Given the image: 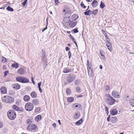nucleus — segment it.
<instances>
[{"instance_id": "obj_22", "label": "nucleus", "mask_w": 134, "mask_h": 134, "mask_svg": "<svg viewBox=\"0 0 134 134\" xmlns=\"http://www.w3.org/2000/svg\"><path fill=\"white\" fill-rule=\"evenodd\" d=\"M71 69H69L67 68H64L63 72L65 73H66L68 72H71Z\"/></svg>"}, {"instance_id": "obj_23", "label": "nucleus", "mask_w": 134, "mask_h": 134, "mask_svg": "<svg viewBox=\"0 0 134 134\" xmlns=\"http://www.w3.org/2000/svg\"><path fill=\"white\" fill-rule=\"evenodd\" d=\"M110 120L112 122L114 123L115 122L117 121V119L116 117L113 116L111 118Z\"/></svg>"}, {"instance_id": "obj_64", "label": "nucleus", "mask_w": 134, "mask_h": 134, "mask_svg": "<svg viewBox=\"0 0 134 134\" xmlns=\"http://www.w3.org/2000/svg\"><path fill=\"white\" fill-rule=\"evenodd\" d=\"M103 34L105 37H107V34L105 33H104Z\"/></svg>"}, {"instance_id": "obj_2", "label": "nucleus", "mask_w": 134, "mask_h": 134, "mask_svg": "<svg viewBox=\"0 0 134 134\" xmlns=\"http://www.w3.org/2000/svg\"><path fill=\"white\" fill-rule=\"evenodd\" d=\"M7 115L9 119L12 120L15 119L16 115L15 112L13 110H9L8 112Z\"/></svg>"}, {"instance_id": "obj_10", "label": "nucleus", "mask_w": 134, "mask_h": 134, "mask_svg": "<svg viewBox=\"0 0 134 134\" xmlns=\"http://www.w3.org/2000/svg\"><path fill=\"white\" fill-rule=\"evenodd\" d=\"M63 12L65 14H69L71 12L70 8L67 6L64 7Z\"/></svg>"}, {"instance_id": "obj_62", "label": "nucleus", "mask_w": 134, "mask_h": 134, "mask_svg": "<svg viewBox=\"0 0 134 134\" xmlns=\"http://www.w3.org/2000/svg\"><path fill=\"white\" fill-rule=\"evenodd\" d=\"M31 81H32V83L34 84H35V82H34V81L33 80V77H32L31 78Z\"/></svg>"}, {"instance_id": "obj_16", "label": "nucleus", "mask_w": 134, "mask_h": 134, "mask_svg": "<svg viewBox=\"0 0 134 134\" xmlns=\"http://www.w3.org/2000/svg\"><path fill=\"white\" fill-rule=\"evenodd\" d=\"M69 21L70 22L69 23V25L71 27H73L76 25L77 23L76 21L73 22L70 20Z\"/></svg>"}, {"instance_id": "obj_45", "label": "nucleus", "mask_w": 134, "mask_h": 134, "mask_svg": "<svg viewBox=\"0 0 134 134\" xmlns=\"http://www.w3.org/2000/svg\"><path fill=\"white\" fill-rule=\"evenodd\" d=\"M80 5L81 6L84 8H86V6L84 5L83 3L82 2H81L80 3Z\"/></svg>"}, {"instance_id": "obj_7", "label": "nucleus", "mask_w": 134, "mask_h": 134, "mask_svg": "<svg viewBox=\"0 0 134 134\" xmlns=\"http://www.w3.org/2000/svg\"><path fill=\"white\" fill-rule=\"evenodd\" d=\"M34 107L33 104L29 102L27 103L25 107L26 110L28 111H32Z\"/></svg>"}, {"instance_id": "obj_12", "label": "nucleus", "mask_w": 134, "mask_h": 134, "mask_svg": "<svg viewBox=\"0 0 134 134\" xmlns=\"http://www.w3.org/2000/svg\"><path fill=\"white\" fill-rule=\"evenodd\" d=\"M99 53L100 55V58L102 60H105L104 53L103 51L100 50L99 51Z\"/></svg>"}, {"instance_id": "obj_59", "label": "nucleus", "mask_w": 134, "mask_h": 134, "mask_svg": "<svg viewBox=\"0 0 134 134\" xmlns=\"http://www.w3.org/2000/svg\"><path fill=\"white\" fill-rule=\"evenodd\" d=\"M52 125L54 127V128H55L56 126V124L55 123H53Z\"/></svg>"}, {"instance_id": "obj_42", "label": "nucleus", "mask_w": 134, "mask_h": 134, "mask_svg": "<svg viewBox=\"0 0 134 134\" xmlns=\"http://www.w3.org/2000/svg\"><path fill=\"white\" fill-rule=\"evenodd\" d=\"M76 91L78 93H80L81 92V89L79 86L76 87Z\"/></svg>"}, {"instance_id": "obj_9", "label": "nucleus", "mask_w": 134, "mask_h": 134, "mask_svg": "<svg viewBox=\"0 0 134 134\" xmlns=\"http://www.w3.org/2000/svg\"><path fill=\"white\" fill-rule=\"evenodd\" d=\"M87 70L89 76H92V70L91 69V64L90 63H89L88 60H87Z\"/></svg>"}, {"instance_id": "obj_27", "label": "nucleus", "mask_w": 134, "mask_h": 134, "mask_svg": "<svg viewBox=\"0 0 134 134\" xmlns=\"http://www.w3.org/2000/svg\"><path fill=\"white\" fill-rule=\"evenodd\" d=\"M32 103L35 105H37L39 104V101L37 99H35L33 100Z\"/></svg>"}, {"instance_id": "obj_13", "label": "nucleus", "mask_w": 134, "mask_h": 134, "mask_svg": "<svg viewBox=\"0 0 134 134\" xmlns=\"http://www.w3.org/2000/svg\"><path fill=\"white\" fill-rule=\"evenodd\" d=\"M25 72V69L23 68H20L17 71V73L21 75L24 74Z\"/></svg>"}, {"instance_id": "obj_55", "label": "nucleus", "mask_w": 134, "mask_h": 134, "mask_svg": "<svg viewBox=\"0 0 134 134\" xmlns=\"http://www.w3.org/2000/svg\"><path fill=\"white\" fill-rule=\"evenodd\" d=\"M54 2L55 5H57L58 3H59V2L58 1V0H54Z\"/></svg>"}, {"instance_id": "obj_14", "label": "nucleus", "mask_w": 134, "mask_h": 134, "mask_svg": "<svg viewBox=\"0 0 134 134\" xmlns=\"http://www.w3.org/2000/svg\"><path fill=\"white\" fill-rule=\"evenodd\" d=\"M106 45L109 50L111 51L112 50L111 46V43L108 41H106Z\"/></svg>"}, {"instance_id": "obj_36", "label": "nucleus", "mask_w": 134, "mask_h": 134, "mask_svg": "<svg viewBox=\"0 0 134 134\" xmlns=\"http://www.w3.org/2000/svg\"><path fill=\"white\" fill-rule=\"evenodd\" d=\"M3 133L5 134L8 132V129L7 128H4L2 130Z\"/></svg>"}, {"instance_id": "obj_4", "label": "nucleus", "mask_w": 134, "mask_h": 134, "mask_svg": "<svg viewBox=\"0 0 134 134\" xmlns=\"http://www.w3.org/2000/svg\"><path fill=\"white\" fill-rule=\"evenodd\" d=\"M16 79L17 81L23 83H27L29 82V80L27 78L24 77H17Z\"/></svg>"}, {"instance_id": "obj_49", "label": "nucleus", "mask_w": 134, "mask_h": 134, "mask_svg": "<svg viewBox=\"0 0 134 134\" xmlns=\"http://www.w3.org/2000/svg\"><path fill=\"white\" fill-rule=\"evenodd\" d=\"M74 32V33H77L79 31L77 29H75L72 30Z\"/></svg>"}, {"instance_id": "obj_32", "label": "nucleus", "mask_w": 134, "mask_h": 134, "mask_svg": "<svg viewBox=\"0 0 134 134\" xmlns=\"http://www.w3.org/2000/svg\"><path fill=\"white\" fill-rule=\"evenodd\" d=\"M41 118V116L40 115H38L35 117V119L36 120L38 121L40 120Z\"/></svg>"}, {"instance_id": "obj_1", "label": "nucleus", "mask_w": 134, "mask_h": 134, "mask_svg": "<svg viewBox=\"0 0 134 134\" xmlns=\"http://www.w3.org/2000/svg\"><path fill=\"white\" fill-rule=\"evenodd\" d=\"M1 99L2 102L6 103H11L14 101L12 97L7 95L2 97Z\"/></svg>"}, {"instance_id": "obj_47", "label": "nucleus", "mask_w": 134, "mask_h": 134, "mask_svg": "<svg viewBox=\"0 0 134 134\" xmlns=\"http://www.w3.org/2000/svg\"><path fill=\"white\" fill-rule=\"evenodd\" d=\"M110 88V87L109 85H107L105 87V90L106 91H107L109 90Z\"/></svg>"}, {"instance_id": "obj_44", "label": "nucleus", "mask_w": 134, "mask_h": 134, "mask_svg": "<svg viewBox=\"0 0 134 134\" xmlns=\"http://www.w3.org/2000/svg\"><path fill=\"white\" fill-rule=\"evenodd\" d=\"M2 61L4 63L6 61V58L2 56Z\"/></svg>"}, {"instance_id": "obj_53", "label": "nucleus", "mask_w": 134, "mask_h": 134, "mask_svg": "<svg viewBox=\"0 0 134 134\" xmlns=\"http://www.w3.org/2000/svg\"><path fill=\"white\" fill-rule=\"evenodd\" d=\"M105 110L106 113L108 114V110L107 107H105Z\"/></svg>"}, {"instance_id": "obj_20", "label": "nucleus", "mask_w": 134, "mask_h": 134, "mask_svg": "<svg viewBox=\"0 0 134 134\" xmlns=\"http://www.w3.org/2000/svg\"><path fill=\"white\" fill-rule=\"evenodd\" d=\"M14 63H13L11 65V67L14 68L16 69H17L19 66V64L15 62H14Z\"/></svg>"}, {"instance_id": "obj_17", "label": "nucleus", "mask_w": 134, "mask_h": 134, "mask_svg": "<svg viewBox=\"0 0 134 134\" xmlns=\"http://www.w3.org/2000/svg\"><path fill=\"white\" fill-rule=\"evenodd\" d=\"M12 87L15 90H18L20 88V86L18 83H15L12 85Z\"/></svg>"}, {"instance_id": "obj_19", "label": "nucleus", "mask_w": 134, "mask_h": 134, "mask_svg": "<svg viewBox=\"0 0 134 134\" xmlns=\"http://www.w3.org/2000/svg\"><path fill=\"white\" fill-rule=\"evenodd\" d=\"M98 4V2L95 0H94L91 3V5L93 8L97 7Z\"/></svg>"}, {"instance_id": "obj_54", "label": "nucleus", "mask_w": 134, "mask_h": 134, "mask_svg": "<svg viewBox=\"0 0 134 134\" xmlns=\"http://www.w3.org/2000/svg\"><path fill=\"white\" fill-rule=\"evenodd\" d=\"M8 72V71H5L4 73V76H6L7 75Z\"/></svg>"}, {"instance_id": "obj_58", "label": "nucleus", "mask_w": 134, "mask_h": 134, "mask_svg": "<svg viewBox=\"0 0 134 134\" xmlns=\"http://www.w3.org/2000/svg\"><path fill=\"white\" fill-rule=\"evenodd\" d=\"M69 37L72 40H74V38L72 37V35L71 34L69 35Z\"/></svg>"}, {"instance_id": "obj_48", "label": "nucleus", "mask_w": 134, "mask_h": 134, "mask_svg": "<svg viewBox=\"0 0 134 134\" xmlns=\"http://www.w3.org/2000/svg\"><path fill=\"white\" fill-rule=\"evenodd\" d=\"M27 0H25L22 3V4L24 7L26 4L27 3Z\"/></svg>"}, {"instance_id": "obj_63", "label": "nucleus", "mask_w": 134, "mask_h": 134, "mask_svg": "<svg viewBox=\"0 0 134 134\" xmlns=\"http://www.w3.org/2000/svg\"><path fill=\"white\" fill-rule=\"evenodd\" d=\"M38 88H39V90L40 91V92H41V93L42 92V90L41 89V87H38Z\"/></svg>"}, {"instance_id": "obj_39", "label": "nucleus", "mask_w": 134, "mask_h": 134, "mask_svg": "<svg viewBox=\"0 0 134 134\" xmlns=\"http://www.w3.org/2000/svg\"><path fill=\"white\" fill-rule=\"evenodd\" d=\"M129 97V96L127 95H125L123 96V99L125 101H127V98Z\"/></svg>"}, {"instance_id": "obj_18", "label": "nucleus", "mask_w": 134, "mask_h": 134, "mask_svg": "<svg viewBox=\"0 0 134 134\" xmlns=\"http://www.w3.org/2000/svg\"><path fill=\"white\" fill-rule=\"evenodd\" d=\"M0 90L1 93L3 94H5L7 93V89L5 86L2 87L1 88Z\"/></svg>"}, {"instance_id": "obj_3", "label": "nucleus", "mask_w": 134, "mask_h": 134, "mask_svg": "<svg viewBox=\"0 0 134 134\" xmlns=\"http://www.w3.org/2000/svg\"><path fill=\"white\" fill-rule=\"evenodd\" d=\"M75 75L72 74H70L68 75L66 77V81L68 83H71L76 79Z\"/></svg>"}, {"instance_id": "obj_21", "label": "nucleus", "mask_w": 134, "mask_h": 134, "mask_svg": "<svg viewBox=\"0 0 134 134\" xmlns=\"http://www.w3.org/2000/svg\"><path fill=\"white\" fill-rule=\"evenodd\" d=\"M23 99L25 101L27 102L30 100V97L28 95H25Z\"/></svg>"}, {"instance_id": "obj_6", "label": "nucleus", "mask_w": 134, "mask_h": 134, "mask_svg": "<svg viewBox=\"0 0 134 134\" xmlns=\"http://www.w3.org/2000/svg\"><path fill=\"white\" fill-rule=\"evenodd\" d=\"M41 62L44 65H46V66L47 65V55L45 53H43L41 57Z\"/></svg>"}, {"instance_id": "obj_24", "label": "nucleus", "mask_w": 134, "mask_h": 134, "mask_svg": "<svg viewBox=\"0 0 134 134\" xmlns=\"http://www.w3.org/2000/svg\"><path fill=\"white\" fill-rule=\"evenodd\" d=\"M84 13L85 15L88 16L91 15L92 14V12L90 9H89L87 11L85 12Z\"/></svg>"}, {"instance_id": "obj_33", "label": "nucleus", "mask_w": 134, "mask_h": 134, "mask_svg": "<svg viewBox=\"0 0 134 134\" xmlns=\"http://www.w3.org/2000/svg\"><path fill=\"white\" fill-rule=\"evenodd\" d=\"M71 18L73 20H76L78 18V16L77 15H74L72 16Z\"/></svg>"}, {"instance_id": "obj_56", "label": "nucleus", "mask_w": 134, "mask_h": 134, "mask_svg": "<svg viewBox=\"0 0 134 134\" xmlns=\"http://www.w3.org/2000/svg\"><path fill=\"white\" fill-rule=\"evenodd\" d=\"M3 125L2 122L0 121V128H1L3 127Z\"/></svg>"}, {"instance_id": "obj_28", "label": "nucleus", "mask_w": 134, "mask_h": 134, "mask_svg": "<svg viewBox=\"0 0 134 134\" xmlns=\"http://www.w3.org/2000/svg\"><path fill=\"white\" fill-rule=\"evenodd\" d=\"M74 100V98L73 97H68L67 99V101L68 102H71Z\"/></svg>"}, {"instance_id": "obj_52", "label": "nucleus", "mask_w": 134, "mask_h": 134, "mask_svg": "<svg viewBox=\"0 0 134 134\" xmlns=\"http://www.w3.org/2000/svg\"><path fill=\"white\" fill-rule=\"evenodd\" d=\"M72 40V41L75 44L76 46L77 47H78V46L77 44V43L75 40V39L74 38V40Z\"/></svg>"}, {"instance_id": "obj_34", "label": "nucleus", "mask_w": 134, "mask_h": 134, "mask_svg": "<svg viewBox=\"0 0 134 134\" xmlns=\"http://www.w3.org/2000/svg\"><path fill=\"white\" fill-rule=\"evenodd\" d=\"M66 92L67 95H70L71 93V90L69 88H67L66 89Z\"/></svg>"}, {"instance_id": "obj_26", "label": "nucleus", "mask_w": 134, "mask_h": 134, "mask_svg": "<svg viewBox=\"0 0 134 134\" xmlns=\"http://www.w3.org/2000/svg\"><path fill=\"white\" fill-rule=\"evenodd\" d=\"M32 118L30 117L28 118L26 121V123L27 124H30L32 122Z\"/></svg>"}, {"instance_id": "obj_11", "label": "nucleus", "mask_w": 134, "mask_h": 134, "mask_svg": "<svg viewBox=\"0 0 134 134\" xmlns=\"http://www.w3.org/2000/svg\"><path fill=\"white\" fill-rule=\"evenodd\" d=\"M111 95L113 97L117 98H119L120 97L119 92L116 91H113L112 92Z\"/></svg>"}, {"instance_id": "obj_31", "label": "nucleus", "mask_w": 134, "mask_h": 134, "mask_svg": "<svg viewBox=\"0 0 134 134\" xmlns=\"http://www.w3.org/2000/svg\"><path fill=\"white\" fill-rule=\"evenodd\" d=\"M31 96L32 97L34 98H36L37 97V94L35 92H32L31 94Z\"/></svg>"}, {"instance_id": "obj_8", "label": "nucleus", "mask_w": 134, "mask_h": 134, "mask_svg": "<svg viewBox=\"0 0 134 134\" xmlns=\"http://www.w3.org/2000/svg\"><path fill=\"white\" fill-rule=\"evenodd\" d=\"M37 126L34 124H30L27 127V129L28 131H32L36 130Z\"/></svg>"}, {"instance_id": "obj_61", "label": "nucleus", "mask_w": 134, "mask_h": 134, "mask_svg": "<svg viewBox=\"0 0 134 134\" xmlns=\"http://www.w3.org/2000/svg\"><path fill=\"white\" fill-rule=\"evenodd\" d=\"M69 50V48L67 47H66L65 48V50L66 51H68Z\"/></svg>"}, {"instance_id": "obj_50", "label": "nucleus", "mask_w": 134, "mask_h": 134, "mask_svg": "<svg viewBox=\"0 0 134 134\" xmlns=\"http://www.w3.org/2000/svg\"><path fill=\"white\" fill-rule=\"evenodd\" d=\"M68 55L69 56V58L70 59L71 56V53L70 51H69L68 53Z\"/></svg>"}, {"instance_id": "obj_60", "label": "nucleus", "mask_w": 134, "mask_h": 134, "mask_svg": "<svg viewBox=\"0 0 134 134\" xmlns=\"http://www.w3.org/2000/svg\"><path fill=\"white\" fill-rule=\"evenodd\" d=\"M41 82H40L39 83H38V87H40V86H41Z\"/></svg>"}, {"instance_id": "obj_29", "label": "nucleus", "mask_w": 134, "mask_h": 134, "mask_svg": "<svg viewBox=\"0 0 134 134\" xmlns=\"http://www.w3.org/2000/svg\"><path fill=\"white\" fill-rule=\"evenodd\" d=\"M80 116V114L79 113H76L74 115V118L75 119H79Z\"/></svg>"}, {"instance_id": "obj_5", "label": "nucleus", "mask_w": 134, "mask_h": 134, "mask_svg": "<svg viewBox=\"0 0 134 134\" xmlns=\"http://www.w3.org/2000/svg\"><path fill=\"white\" fill-rule=\"evenodd\" d=\"M107 96L108 97L107 100L109 105H110L113 104L115 101V99L109 94H107Z\"/></svg>"}, {"instance_id": "obj_57", "label": "nucleus", "mask_w": 134, "mask_h": 134, "mask_svg": "<svg viewBox=\"0 0 134 134\" xmlns=\"http://www.w3.org/2000/svg\"><path fill=\"white\" fill-rule=\"evenodd\" d=\"M110 118V115H109L108 116V117H107V120L108 121H109Z\"/></svg>"}, {"instance_id": "obj_35", "label": "nucleus", "mask_w": 134, "mask_h": 134, "mask_svg": "<svg viewBox=\"0 0 134 134\" xmlns=\"http://www.w3.org/2000/svg\"><path fill=\"white\" fill-rule=\"evenodd\" d=\"M12 108L15 110L18 111L19 110V108L15 105H13L12 107Z\"/></svg>"}, {"instance_id": "obj_25", "label": "nucleus", "mask_w": 134, "mask_h": 134, "mask_svg": "<svg viewBox=\"0 0 134 134\" xmlns=\"http://www.w3.org/2000/svg\"><path fill=\"white\" fill-rule=\"evenodd\" d=\"M74 84L76 85H79L80 83V81L79 79H76L74 82Z\"/></svg>"}, {"instance_id": "obj_38", "label": "nucleus", "mask_w": 134, "mask_h": 134, "mask_svg": "<svg viewBox=\"0 0 134 134\" xmlns=\"http://www.w3.org/2000/svg\"><path fill=\"white\" fill-rule=\"evenodd\" d=\"M7 10L8 11H10L11 12H12L14 11V9L10 6H8L7 7Z\"/></svg>"}, {"instance_id": "obj_37", "label": "nucleus", "mask_w": 134, "mask_h": 134, "mask_svg": "<svg viewBox=\"0 0 134 134\" xmlns=\"http://www.w3.org/2000/svg\"><path fill=\"white\" fill-rule=\"evenodd\" d=\"M131 105L133 107H134V99H131L130 101Z\"/></svg>"}, {"instance_id": "obj_15", "label": "nucleus", "mask_w": 134, "mask_h": 134, "mask_svg": "<svg viewBox=\"0 0 134 134\" xmlns=\"http://www.w3.org/2000/svg\"><path fill=\"white\" fill-rule=\"evenodd\" d=\"M118 113V111L116 109H113L110 111V114L112 115H116Z\"/></svg>"}, {"instance_id": "obj_46", "label": "nucleus", "mask_w": 134, "mask_h": 134, "mask_svg": "<svg viewBox=\"0 0 134 134\" xmlns=\"http://www.w3.org/2000/svg\"><path fill=\"white\" fill-rule=\"evenodd\" d=\"M41 110V109L39 107L36 108L35 111L36 112H38L40 111Z\"/></svg>"}, {"instance_id": "obj_43", "label": "nucleus", "mask_w": 134, "mask_h": 134, "mask_svg": "<svg viewBox=\"0 0 134 134\" xmlns=\"http://www.w3.org/2000/svg\"><path fill=\"white\" fill-rule=\"evenodd\" d=\"M98 11V10L97 9H95L93 10L92 12V13L93 14H94L95 15L97 13Z\"/></svg>"}, {"instance_id": "obj_41", "label": "nucleus", "mask_w": 134, "mask_h": 134, "mask_svg": "<svg viewBox=\"0 0 134 134\" xmlns=\"http://www.w3.org/2000/svg\"><path fill=\"white\" fill-rule=\"evenodd\" d=\"M105 6V5L104 4L102 1H101L100 4V8L102 9H103L104 8Z\"/></svg>"}, {"instance_id": "obj_30", "label": "nucleus", "mask_w": 134, "mask_h": 134, "mask_svg": "<svg viewBox=\"0 0 134 134\" xmlns=\"http://www.w3.org/2000/svg\"><path fill=\"white\" fill-rule=\"evenodd\" d=\"M83 119L81 118L79 120L76 122L75 124L76 125H80L83 122Z\"/></svg>"}, {"instance_id": "obj_51", "label": "nucleus", "mask_w": 134, "mask_h": 134, "mask_svg": "<svg viewBox=\"0 0 134 134\" xmlns=\"http://www.w3.org/2000/svg\"><path fill=\"white\" fill-rule=\"evenodd\" d=\"M48 24V18L46 19V27L44 29L45 30H46L47 28V25Z\"/></svg>"}, {"instance_id": "obj_40", "label": "nucleus", "mask_w": 134, "mask_h": 134, "mask_svg": "<svg viewBox=\"0 0 134 134\" xmlns=\"http://www.w3.org/2000/svg\"><path fill=\"white\" fill-rule=\"evenodd\" d=\"M69 16L68 17H65L64 18V20L65 22L68 23L69 21H70V20L69 19Z\"/></svg>"}]
</instances>
